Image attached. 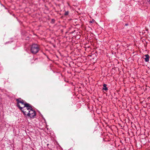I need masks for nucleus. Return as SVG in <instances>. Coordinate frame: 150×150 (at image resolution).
Segmentation results:
<instances>
[{
  "label": "nucleus",
  "mask_w": 150,
  "mask_h": 150,
  "mask_svg": "<svg viewBox=\"0 0 150 150\" xmlns=\"http://www.w3.org/2000/svg\"><path fill=\"white\" fill-rule=\"evenodd\" d=\"M16 101L17 102V106L23 112V111L25 110V109L27 108L28 107L30 106V104L26 103L23 100H20L19 99H17Z\"/></svg>",
  "instance_id": "obj_1"
},
{
  "label": "nucleus",
  "mask_w": 150,
  "mask_h": 150,
  "mask_svg": "<svg viewBox=\"0 0 150 150\" xmlns=\"http://www.w3.org/2000/svg\"><path fill=\"white\" fill-rule=\"evenodd\" d=\"M25 110L23 111V113L25 115H26L31 118L35 116V112L33 110L32 106L30 105V106Z\"/></svg>",
  "instance_id": "obj_2"
},
{
  "label": "nucleus",
  "mask_w": 150,
  "mask_h": 150,
  "mask_svg": "<svg viewBox=\"0 0 150 150\" xmlns=\"http://www.w3.org/2000/svg\"><path fill=\"white\" fill-rule=\"evenodd\" d=\"M39 50V48L37 45L34 44L32 45L30 51L32 53L35 54L38 52Z\"/></svg>",
  "instance_id": "obj_3"
},
{
  "label": "nucleus",
  "mask_w": 150,
  "mask_h": 150,
  "mask_svg": "<svg viewBox=\"0 0 150 150\" xmlns=\"http://www.w3.org/2000/svg\"><path fill=\"white\" fill-rule=\"evenodd\" d=\"M146 58H144L145 61L146 62H148L149 61V56L148 54H146L145 55Z\"/></svg>",
  "instance_id": "obj_4"
},
{
  "label": "nucleus",
  "mask_w": 150,
  "mask_h": 150,
  "mask_svg": "<svg viewBox=\"0 0 150 150\" xmlns=\"http://www.w3.org/2000/svg\"><path fill=\"white\" fill-rule=\"evenodd\" d=\"M107 85L104 84L103 85V89L105 91H107L108 90L107 88L106 87Z\"/></svg>",
  "instance_id": "obj_5"
},
{
  "label": "nucleus",
  "mask_w": 150,
  "mask_h": 150,
  "mask_svg": "<svg viewBox=\"0 0 150 150\" xmlns=\"http://www.w3.org/2000/svg\"><path fill=\"white\" fill-rule=\"evenodd\" d=\"M69 14V12L68 11H66L65 12V13L64 14V15H67Z\"/></svg>",
  "instance_id": "obj_6"
},
{
  "label": "nucleus",
  "mask_w": 150,
  "mask_h": 150,
  "mask_svg": "<svg viewBox=\"0 0 150 150\" xmlns=\"http://www.w3.org/2000/svg\"><path fill=\"white\" fill-rule=\"evenodd\" d=\"M94 20H93L92 21H91L90 22V23H93L94 22Z\"/></svg>",
  "instance_id": "obj_7"
},
{
  "label": "nucleus",
  "mask_w": 150,
  "mask_h": 150,
  "mask_svg": "<svg viewBox=\"0 0 150 150\" xmlns=\"http://www.w3.org/2000/svg\"><path fill=\"white\" fill-rule=\"evenodd\" d=\"M148 2H149V4H150V0H147Z\"/></svg>",
  "instance_id": "obj_8"
},
{
  "label": "nucleus",
  "mask_w": 150,
  "mask_h": 150,
  "mask_svg": "<svg viewBox=\"0 0 150 150\" xmlns=\"http://www.w3.org/2000/svg\"><path fill=\"white\" fill-rule=\"evenodd\" d=\"M127 25V24H125V25Z\"/></svg>",
  "instance_id": "obj_9"
}]
</instances>
